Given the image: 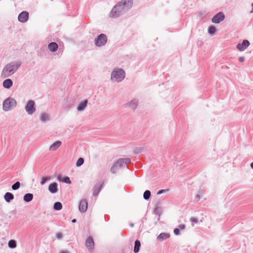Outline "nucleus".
<instances>
[{
  "mask_svg": "<svg viewBox=\"0 0 253 253\" xmlns=\"http://www.w3.org/2000/svg\"><path fill=\"white\" fill-rule=\"evenodd\" d=\"M130 162L129 158H122L118 160L111 168V171L113 173H116L122 167H125L127 164Z\"/></svg>",
  "mask_w": 253,
  "mask_h": 253,
  "instance_id": "nucleus-1",
  "label": "nucleus"
},
{
  "mask_svg": "<svg viewBox=\"0 0 253 253\" xmlns=\"http://www.w3.org/2000/svg\"><path fill=\"white\" fill-rule=\"evenodd\" d=\"M18 65H15L13 63L7 65L3 69L1 75L3 78L12 75L18 68Z\"/></svg>",
  "mask_w": 253,
  "mask_h": 253,
  "instance_id": "nucleus-2",
  "label": "nucleus"
},
{
  "mask_svg": "<svg viewBox=\"0 0 253 253\" xmlns=\"http://www.w3.org/2000/svg\"><path fill=\"white\" fill-rule=\"evenodd\" d=\"M125 77V73L122 69H118L113 72L111 80L117 82L122 81Z\"/></svg>",
  "mask_w": 253,
  "mask_h": 253,
  "instance_id": "nucleus-3",
  "label": "nucleus"
},
{
  "mask_svg": "<svg viewBox=\"0 0 253 253\" xmlns=\"http://www.w3.org/2000/svg\"><path fill=\"white\" fill-rule=\"evenodd\" d=\"M125 12L121 5L118 3L112 9L110 13V17L111 18H116Z\"/></svg>",
  "mask_w": 253,
  "mask_h": 253,
  "instance_id": "nucleus-4",
  "label": "nucleus"
},
{
  "mask_svg": "<svg viewBox=\"0 0 253 253\" xmlns=\"http://www.w3.org/2000/svg\"><path fill=\"white\" fill-rule=\"evenodd\" d=\"M16 105V101L14 99L8 98L3 103V109L4 111L13 110L15 108Z\"/></svg>",
  "mask_w": 253,
  "mask_h": 253,
  "instance_id": "nucleus-5",
  "label": "nucleus"
},
{
  "mask_svg": "<svg viewBox=\"0 0 253 253\" xmlns=\"http://www.w3.org/2000/svg\"><path fill=\"white\" fill-rule=\"evenodd\" d=\"M119 3L126 12L132 7L133 1L132 0H122Z\"/></svg>",
  "mask_w": 253,
  "mask_h": 253,
  "instance_id": "nucleus-6",
  "label": "nucleus"
},
{
  "mask_svg": "<svg viewBox=\"0 0 253 253\" xmlns=\"http://www.w3.org/2000/svg\"><path fill=\"white\" fill-rule=\"evenodd\" d=\"M107 40L106 36L105 34H100L95 40V44L97 46H101L104 45Z\"/></svg>",
  "mask_w": 253,
  "mask_h": 253,
  "instance_id": "nucleus-7",
  "label": "nucleus"
},
{
  "mask_svg": "<svg viewBox=\"0 0 253 253\" xmlns=\"http://www.w3.org/2000/svg\"><path fill=\"white\" fill-rule=\"evenodd\" d=\"M85 246L88 249V251L92 253L94 248V243L92 238L89 236L87 238L85 242Z\"/></svg>",
  "mask_w": 253,
  "mask_h": 253,
  "instance_id": "nucleus-8",
  "label": "nucleus"
},
{
  "mask_svg": "<svg viewBox=\"0 0 253 253\" xmlns=\"http://www.w3.org/2000/svg\"><path fill=\"white\" fill-rule=\"evenodd\" d=\"M29 18V13L27 11L22 12L18 16V20L21 22H26Z\"/></svg>",
  "mask_w": 253,
  "mask_h": 253,
  "instance_id": "nucleus-9",
  "label": "nucleus"
},
{
  "mask_svg": "<svg viewBox=\"0 0 253 253\" xmlns=\"http://www.w3.org/2000/svg\"><path fill=\"white\" fill-rule=\"evenodd\" d=\"M250 45L249 42L247 40H244L242 43H239L237 45V48L240 51H243Z\"/></svg>",
  "mask_w": 253,
  "mask_h": 253,
  "instance_id": "nucleus-10",
  "label": "nucleus"
},
{
  "mask_svg": "<svg viewBox=\"0 0 253 253\" xmlns=\"http://www.w3.org/2000/svg\"><path fill=\"white\" fill-rule=\"evenodd\" d=\"M87 209V203L85 200H82L81 201L79 209L80 212H84Z\"/></svg>",
  "mask_w": 253,
  "mask_h": 253,
  "instance_id": "nucleus-11",
  "label": "nucleus"
},
{
  "mask_svg": "<svg viewBox=\"0 0 253 253\" xmlns=\"http://www.w3.org/2000/svg\"><path fill=\"white\" fill-rule=\"evenodd\" d=\"M48 190L50 193L55 194L58 191V185L56 182L51 183L48 186Z\"/></svg>",
  "mask_w": 253,
  "mask_h": 253,
  "instance_id": "nucleus-12",
  "label": "nucleus"
},
{
  "mask_svg": "<svg viewBox=\"0 0 253 253\" xmlns=\"http://www.w3.org/2000/svg\"><path fill=\"white\" fill-rule=\"evenodd\" d=\"M40 119L41 122L44 123L50 120V116L46 112H42L40 115Z\"/></svg>",
  "mask_w": 253,
  "mask_h": 253,
  "instance_id": "nucleus-13",
  "label": "nucleus"
},
{
  "mask_svg": "<svg viewBox=\"0 0 253 253\" xmlns=\"http://www.w3.org/2000/svg\"><path fill=\"white\" fill-rule=\"evenodd\" d=\"M61 145V142L59 140L56 141L51 145L49 148L50 151H56Z\"/></svg>",
  "mask_w": 253,
  "mask_h": 253,
  "instance_id": "nucleus-14",
  "label": "nucleus"
},
{
  "mask_svg": "<svg viewBox=\"0 0 253 253\" xmlns=\"http://www.w3.org/2000/svg\"><path fill=\"white\" fill-rule=\"evenodd\" d=\"M58 44L54 42L50 43L48 45V48L51 52H55L58 49Z\"/></svg>",
  "mask_w": 253,
  "mask_h": 253,
  "instance_id": "nucleus-15",
  "label": "nucleus"
},
{
  "mask_svg": "<svg viewBox=\"0 0 253 253\" xmlns=\"http://www.w3.org/2000/svg\"><path fill=\"white\" fill-rule=\"evenodd\" d=\"M170 237V234L167 233H162L158 237L157 240L160 241H163Z\"/></svg>",
  "mask_w": 253,
  "mask_h": 253,
  "instance_id": "nucleus-16",
  "label": "nucleus"
},
{
  "mask_svg": "<svg viewBox=\"0 0 253 253\" xmlns=\"http://www.w3.org/2000/svg\"><path fill=\"white\" fill-rule=\"evenodd\" d=\"M221 21V12H218L212 18V22L215 23H219Z\"/></svg>",
  "mask_w": 253,
  "mask_h": 253,
  "instance_id": "nucleus-17",
  "label": "nucleus"
},
{
  "mask_svg": "<svg viewBox=\"0 0 253 253\" xmlns=\"http://www.w3.org/2000/svg\"><path fill=\"white\" fill-rule=\"evenodd\" d=\"M4 199L6 202L9 203L14 199V196L10 192H6L4 195Z\"/></svg>",
  "mask_w": 253,
  "mask_h": 253,
  "instance_id": "nucleus-18",
  "label": "nucleus"
},
{
  "mask_svg": "<svg viewBox=\"0 0 253 253\" xmlns=\"http://www.w3.org/2000/svg\"><path fill=\"white\" fill-rule=\"evenodd\" d=\"M34 105L35 103L33 101L30 100L29 101L26 106V111H32V110L35 109L34 108Z\"/></svg>",
  "mask_w": 253,
  "mask_h": 253,
  "instance_id": "nucleus-19",
  "label": "nucleus"
},
{
  "mask_svg": "<svg viewBox=\"0 0 253 253\" xmlns=\"http://www.w3.org/2000/svg\"><path fill=\"white\" fill-rule=\"evenodd\" d=\"M12 81L10 79H6L3 82V86L6 88H9L12 85Z\"/></svg>",
  "mask_w": 253,
  "mask_h": 253,
  "instance_id": "nucleus-20",
  "label": "nucleus"
},
{
  "mask_svg": "<svg viewBox=\"0 0 253 253\" xmlns=\"http://www.w3.org/2000/svg\"><path fill=\"white\" fill-rule=\"evenodd\" d=\"M33 199V195L31 193L26 194L23 197V200L25 202H31Z\"/></svg>",
  "mask_w": 253,
  "mask_h": 253,
  "instance_id": "nucleus-21",
  "label": "nucleus"
},
{
  "mask_svg": "<svg viewBox=\"0 0 253 253\" xmlns=\"http://www.w3.org/2000/svg\"><path fill=\"white\" fill-rule=\"evenodd\" d=\"M140 246V242L139 240H136L134 247V252L135 253H137L139 252Z\"/></svg>",
  "mask_w": 253,
  "mask_h": 253,
  "instance_id": "nucleus-22",
  "label": "nucleus"
},
{
  "mask_svg": "<svg viewBox=\"0 0 253 253\" xmlns=\"http://www.w3.org/2000/svg\"><path fill=\"white\" fill-rule=\"evenodd\" d=\"M87 104V101L86 100L82 102L78 107L79 111H81L85 109Z\"/></svg>",
  "mask_w": 253,
  "mask_h": 253,
  "instance_id": "nucleus-23",
  "label": "nucleus"
},
{
  "mask_svg": "<svg viewBox=\"0 0 253 253\" xmlns=\"http://www.w3.org/2000/svg\"><path fill=\"white\" fill-rule=\"evenodd\" d=\"M8 247L10 249H15L17 247L16 242L14 240H10L8 242Z\"/></svg>",
  "mask_w": 253,
  "mask_h": 253,
  "instance_id": "nucleus-24",
  "label": "nucleus"
},
{
  "mask_svg": "<svg viewBox=\"0 0 253 253\" xmlns=\"http://www.w3.org/2000/svg\"><path fill=\"white\" fill-rule=\"evenodd\" d=\"M101 188V186L100 185H98L94 187L93 193V195L94 196H96L98 195V194L100 191Z\"/></svg>",
  "mask_w": 253,
  "mask_h": 253,
  "instance_id": "nucleus-25",
  "label": "nucleus"
},
{
  "mask_svg": "<svg viewBox=\"0 0 253 253\" xmlns=\"http://www.w3.org/2000/svg\"><path fill=\"white\" fill-rule=\"evenodd\" d=\"M62 208V205L60 202H55L53 206L54 210L56 211L61 210Z\"/></svg>",
  "mask_w": 253,
  "mask_h": 253,
  "instance_id": "nucleus-26",
  "label": "nucleus"
},
{
  "mask_svg": "<svg viewBox=\"0 0 253 253\" xmlns=\"http://www.w3.org/2000/svg\"><path fill=\"white\" fill-rule=\"evenodd\" d=\"M50 180V177L49 176H44L42 177L41 184L42 185H44L47 181Z\"/></svg>",
  "mask_w": 253,
  "mask_h": 253,
  "instance_id": "nucleus-27",
  "label": "nucleus"
},
{
  "mask_svg": "<svg viewBox=\"0 0 253 253\" xmlns=\"http://www.w3.org/2000/svg\"><path fill=\"white\" fill-rule=\"evenodd\" d=\"M151 196V192L149 190H146L143 194V198L145 200H148L150 198Z\"/></svg>",
  "mask_w": 253,
  "mask_h": 253,
  "instance_id": "nucleus-28",
  "label": "nucleus"
},
{
  "mask_svg": "<svg viewBox=\"0 0 253 253\" xmlns=\"http://www.w3.org/2000/svg\"><path fill=\"white\" fill-rule=\"evenodd\" d=\"M20 187V183L19 181L16 182L13 185H12V189L13 190H16L18 189Z\"/></svg>",
  "mask_w": 253,
  "mask_h": 253,
  "instance_id": "nucleus-29",
  "label": "nucleus"
},
{
  "mask_svg": "<svg viewBox=\"0 0 253 253\" xmlns=\"http://www.w3.org/2000/svg\"><path fill=\"white\" fill-rule=\"evenodd\" d=\"M84 162V159L82 158H80L78 160V161L76 163V166L78 167H80L81 166H82Z\"/></svg>",
  "mask_w": 253,
  "mask_h": 253,
  "instance_id": "nucleus-30",
  "label": "nucleus"
},
{
  "mask_svg": "<svg viewBox=\"0 0 253 253\" xmlns=\"http://www.w3.org/2000/svg\"><path fill=\"white\" fill-rule=\"evenodd\" d=\"M215 31H216V29H215V28L214 27H213V26H210L209 28L208 32H209V33L210 34L212 35V34H214Z\"/></svg>",
  "mask_w": 253,
  "mask_h": 253,
  "instance_id": "nucleus-31",
  "label": "nucleus"
},
{
  "mask_svg": "<svg viewBox=\"0 0 253 253\" xmlns=\"http://www.w3.org/2000/svg\"><path fill=\"white\" fill-rule=\"evenodd\" d=\"M63 181L65 183H68V184H70L71 183V181L69 177L68 176L65 177L64 178Z\"/></svg>",
  "mask_w": 253,
  "mask_h": 253,
  "instance_id": "nucleus-32",
  "label": "nucleus"
},
{
  "mask_svg": "<svg viewBox=\"0 0 253 253\" xmlns=\"http://www.w3.org/2000/svg\"><path fill=\"white\" fill-rule=\"evenodd\" d=\"M190 221L192 222H194V223H197L198 222V220L197 218L196 217H191L190 218Z\"/></svg>",
  "mask_w": 253,
  "mask_h": 253,
  "instance_id": "nucleus-33",
  "label": "nucleus"
},
{
  "mask_svg": "<svg viewBox=\"0 0 253 253\" xmlns=\"http://www.w3.org/2000/svg\"><path fill=\"white\" fill-rule=\"evenodd\" d=\"M174 233L176 235H178L180 233V231H179V229L178 228H175L174 229Z\"/></svg>",
  "mask_w": 253,
  "mask_h": 253,
  "instance_id": "nucleus-34",
  "label": "nucleus"
},
{
  "mask_svg": "<svg viewBox=\"0 0 253 253\" xmlns=\"http://www.w3.org/2000/svg\"><path fill=\"white\" fill-rule=\"evenodd\" d=\"M56 237L58 239H61L62 238V234L61 233H58L56 234Z\"/></svg>",
  "mask_w": 253,
  "mask_h": 253,
  "instance_id": "nucleus-35",
  "label": "nucleus"
},
{
  "mask_svg": "<svg viewBox=\"0 0 253 253\" xmlns=\"http://www.w3.org/2000/svg\"><path fill=\"white\" fill-rule=\"evenodd\" d=\"M202 196H203V194L202 193L200 194H197L196 196V199L199 200H200L201 197H202Z\"/></svg>",
  "mask_w": 253,
  "mask_h": 253,
  "instance_id": "nucleus-36",
  "label": "nucleus"
},
{
  "mask_svg": "<svg viewBox=\"0 0 253 253\" xmlns=\"http://www.w3.org/2000/svg\"><path fill=\"white\" fill-rule=\"evenodd\" d=\"M179 227L181 229H184L185 228V225L184 224H180Z\"/></svg>",
  "mask_w": 253,
  "mask_h": 253,
  "instance_id": "nucleus-37",
  "label": "nucleus"
},
{
  "mask_svg": "<svg viewBox=\"0 0 253 253\" xmlns=\"http://www.w3.org/2000/svg\"><path fill=\"white\" fill-rule=\"evenodd\" d=\"M59 253H70V252L67 250H62Z\"/></svg>",
  "mask_w": 253,
  "mask_h": 253,
  "instance_id": "nucleus-38",
  "label": "nucleus"
},
{
  "mask_svg": "<svg viewBox=\"0 0 253 253\" xmlns=\"http://www.w3.org/2000/svg\"><path fill=\"white\" fill-rule=\"evenodd\" d=\"M165 191L164 190H159L158 192H157V194H162V193H163Z\"/></svg>",
  "mask_w": 253,
  "mask_h": 253,
  "instance_id": "nucleus-39",
  "label": "nucleus"
},
{
  "mask_svg": "<svg viewBox=\"0 0 253 253\" xmlns=\"http://www.w3.org/2000/svg\"><path fill=\"white\" fill-rule=\"evenodd\" d=\"M239 61L240 62H243L244 61V58L243 57H241L239 58Z\"/></svg>",
  "mask_w": 253,
  "mask_h": 253,
  "instance_id": "nucleus-40",
  "label": "nucleus"
},
{
  "mask_svg": "<svg viewBox=\"0 0 253 253\" xmlns=\"http://www.w3.org/2000/svg\"><path fill=\"white\" fill-rule=\"evenodd\" d=\"M252 10L251 11V13H253V3L252 4Z\"/></svg>",
  "mask_w": 253,
  "mask_h": 253,
  "instance_id": "nucleus-41",
  "label": "nucleus"
},
{
  "mask_svg": "<svg viewBox=\"0 0 253 253\" xmlns=\"http://www.w3.org/2000/svg\"><path fill=\"white\" fill-rule=\"evenodd\" d=\"M72 222L73 223H75V222H76V220L75 219H73V220H72Z\"/></svg>",
  "mask_w": 253,
  "mask_h": 253,
  "instance_id": "nucleus-42",
  "label": "nucleus"
},
{
  "mask_svg": "<svg viewBox=\"0 0 253 253\" xmlns=\"http://www.w3.org/2000/svg\"><path fill=\"white\" fill-rule=\"evenodd\" d=\"M251 167L253 169V162L251 164Z\"/></svg>",
  "mask_w": 253,
  "mask_h": 253,
  "instance_id": "nucleus-43",
  "label": "nucleus"
},
{
  "mask_svg": "<svg viewBox=\"0 0 253 253\" xmlns=\"http://www.w3.org/2000/svg\"><path fill=\"white\" fill-rule=\"evenodd\" d=\"M29 112V114H30V115H32V113H33V112L31 111V112Z\"/></svg>",
  "mask_w": 253,
  "mask_h": 253,
  "instance_id": "nucleus-44",
  "label": "nucleus"
},
{
  "mask_svg": "<svg viewBox=\"0 0 253 253\" xmlns=\"http://www.w3.org/2000/svg\"><path fill=\"white\" fill-rule=\"evenodd\" d=\"M224 19V15L222 14V20Z\"/></svg>",
  "mask_w": 253,
  "mask_h": 253,
  "instance_id": "nucleus-45",
  "label": "nucleus"
},
{
  "mask_svg": "<svg viewBox=\"0 0 253 253\" xmlns=\"http://www.w3.org/2000/svg\"><path fill=\"white\" fill-rule=\"evenodd\" d=\"M130 226L131 227H133L134 226V224L133 223L130 224Z\"/></svg>",
  "mask_w": 253,
  "mask_h": 253,
  "instance_id": "nucleus-46",
  "label": "nucleus"
}]
</instances>
